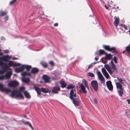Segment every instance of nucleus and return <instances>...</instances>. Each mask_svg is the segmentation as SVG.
Here are the masks:
<instances>
[{
    "label": "nucleus",
    "mask_w": 130,
    "mask_h": 130,
    "mask_svg": "<svg viewBox=\"0 0 130 130\" xmlns=\"http://www.w3.org/2000/svg\"><path fill=\"white\" fill-rule=\"evenodd\" d=\"M83 84L81 83L80 85V87L81 89L82 90L83 92L84 93H86L87 92L86 90H85L86 87L87 89H89L88 84L84 79H83L82 81Z\"/></svg>",
    "instance_id": "obj_4"
},
{
    "label": "nucleus",
    "mask_w": 130,
    "mask_h": 130,
    "mask_svg": "<svg viewBox=\"0 0 130 130\" xmlns=\"http://www.w3.org/2000/svg\"><path fill=\"white\" fill-rule=\"evenodd\" d=\"M122 24H120V26H122Z\"/></svg>",
    "instance_id": "obj_55"
},
{
    "label": "nucleus",
    "mask_w": 130,
    "mask_h": 130,
    "mask_svg": "<svg viewBox=\"0 0 130 130\" xmlns=\"http://www.w3.org/2000/svg\"><path fill=\"white\" fill-rule=\"evenodd\" d=\"M12 59L13 60H17L18 59V58L16 57H14L12 58Z\"/></svg>",
    "instance_id": "obj_45"
},
{
    "label": "nucleus",
    "mask_w": 130,
    "mask_h": 130,
    "mask_svg": "<svg viewBox=\"0 0 130 130\" xmlns=\"http://www.w3.org/2000/svg\"><path fill=\"white\" fill-rule=\"evenodd\" d=\"M129 129H130V127Z\"/></svg>",
    "instance_id": "obj_58"
},
{
    "label": "nucleus",
    "mask_w": 130,
    "mask_h": 130,
    "mask_svg": "<svg viewBox=\"0 0 130 130\" xmlns=\"http://www.w3.org/2000/svg\"><path fill=\"white\" fill-rule=\"evenodd\" d=\"M98 76L99 79L101 82L103 83L105 82V79L102 74L99 71L97 72Z\"/></svg>",
    "instance_id": "obj_11"
},
{
    "label": "nucleus",
    "mask_w": 130,
    "mask_h": 130,
    "mask_svg": "<svg viewBox=\"0 0 130 130\" xmlns=\"http://www.w3.org/2000/svg\"><path fill=\"white\" fill-rule=\"evenodd\" d=\"M20 64L19 63H14L12 61H9L8 62V63L7 66H19L20 65ZM8 68L7 69H8Z\"/></svg>",
    "instance_id": "obj_13"
},
{
    "label": "nucleus",
    "mask_w": 130,
    "mask_h": 130,
    "mask_svg": "<svg viewBox=\"0 0 130 130\" xmlns=\"http://www.w3.org/2000/svg\"><path fill=\"white\" fill-rule=\"evenodd\" d=\"M104 67L108 71L109 73H111V72L110 70V68L108 64H105L104 65Z\"/></svg>",
    "instance_id": "obj_22"
},
{
    "label": "nucleus",
    "mask_w": 130,
    "mask_h": 130,
    "mask_svg": "<svg viewBox=\"0 0 130 130\" xmlns=\"http://www.w3.org/2000/svg\"><path fill=\"white\" fill-rule=\"evenodd\" d=\"M25 87H21L20 88L19 90L18 91H20L21 92L22 91H24V89H25Z\"/></svg>",
    "instance_id": "obj_35"
},
{
    "label": "nucleus",
    "mask_w": 130,
    "mask_h": 130,
    "mask_svg": "<svg viewBox=\"0 0 130 130\" xmlns=\"http://www.w3.org/2000/svg\"><path fill=\"white\" fill-rule=\"evenodd\" d=\"M99 53L100 55L105 54V52L104 51L102 50H100L99 51Z\"/></svg>",
    "instance_id": "obj_31"
},
{
    "label": "nucleus",
    "mask_w": 130,
    "mask_h": 130,
    "mask_svg": "<svg viewBox=\"0 0 130 130\" xmlns=\"http://www.w3.org/2000/svg\"><path fill=\"white\" fill-rule=\"evenodd\" d=\"M49 63L52 66H53L54 65V62L52 61H50Z\"/></svg>",
    "instance_id": "obj_40"
},
{
    "label": "nucleus",
    "mask_w": 130,
    "mask_h": 130,
    "mask_svg": "<svg viewBox=\"0 0 130 130\" xmlns=\"http://www.w3.org/2000/svg\"><path fill=\"white\" fill-rule=\"evenodd\" d=\"M41 64L44 67L46 68L47 66V63L45 62H41Z\"/></svg>",
    "instance_id": "obj_29"
},
{
    "label": "nucleus",
    "mask_w": 130,
    "mask_h": 130,
    "mask_svg": "<svg viewBox=\"0 0 130 130\" xmlns=\"http://www.w3.org/2000/svg\"><path fill=\"white\" fill-rule=\"evenodd\" d=\"M101 70L102 73L105 77L107 79L108 78H109V75L105 68H102Z\"/></svg>",
    "instance_id": "obj_12"
},
{
    "label": "nucleus",
    "mask_w": 130,
    "mask_h": 130,
    "mask_svg": "<svg viewBox=\"0 0 130 130\" xmlns=\"http://www.w3.org/2000/svg\"><path fill=\"white\" fill-rule=\"evenodd\" d=\"M38 71V70L37 69L34 68L32 69L31 73L34 74L37 73Z\"/></svg>",
    "instance_id": "obj_26"
},
{
    "label": "nucleus",
    "mask_w": 130,
    "mask_h": 130,
    "mask_svg": "<svg viewBox=\"0 0 130 130\" xmlns=\"http://www.w3.org/2000/svg\"><path fill=\"white\" fill-rule=\"evenodd\" d=\"M24 123L25 124H27L29 125V126L31 127V128L33 130H34L33 128L32 127L31 125L28 122L26 121L25 122H24Z\"/></svg>",
    "instance_id": "obj_33"
},
{
    "label": "nucleus",
    "mask_w": 130,
    "mask_h": 130,
    "mask_svg": "<svg viewBox=\"0 0 130 130\" xmlns=\"http://www.w3.org/2000/svg\"><path fill=\"white\" fill-rule=\"evenodd\" d=\"M60 90L59 87L58 86H55L53 88L52 91L53 93H57Z\"/></svg>",
    "instance_id": "obj_16"
},
{
    "label": "nucleus",
    "mask_w": 130,
    "mask_h": 130,
    "mask_svg": "<svg viewBox=\"0 0 130 130\" xmlns=\"http://www.w3.org/2000/svg\"><path fill=\"white\" fill-rule=\"evenodd\" d=\"M1 50H0V51Z\"/></svg>",
    "instance_id": "obj_59"
},
{
    "label": "nucleus",
    "mask_w": 130,
    "mask_h": 130,
    "mask_svg": "<svg viewBox=\"0 0 130 130\" xmlns=\"http://www.w3.org/2000/svg\"><path fill=\"white\" fill-rule=\"evenodd\" d=\"M58 24L57 23H55L54 24V25L55 26H57L58 25Z\"/></svg>",
    "instance_id": "obj_46"
},
{
    "label": "nucleus",
    "mask_w": 130,
    "mask_h": 130,
    "mask_svg": "<svg viewBox=\"0 0 130 130\" xmlns=\"http://www.w3.org/2000/svg\"><path fill=\"white\" fill-rule=\"evenodd\" d=\"M129 34H130V33H129Z\"/></svg>",
    "instance_id": "obj_57"
},
{
    "label": "nucleus",
    "mask_w": 130,
    "mask_h": 130,
    "mask_svg": "<svg viewBox=\"0 0 130 130\" xmlns=\"http://www.w3.org/2000/svg\"><path fill=\"white\" fill-rule=\"evenodd\" d=\"M95 60L96 61L98 59V57H95Z\"/></svg>",
    "instance_id": "obj_48"
},
{
    "label": "nucleus",
    "mask_w": 130,
    "mask_h": 130,
    "mask_svg": "<svg viewBox=\"0 0 130 130\" xmlns=\"http://www.w3.org/2000/svg\"><path fill=\"white\" fill-rule=\"evenodd\" d=\"M105 55H106V57L105 59H106L110 60L111 58V55L110 54H108L107 53H105Z\"/></svg>",
    "instance_id": "obj_21"
},
{
    "label": "nucleus",
    "mask_w": 130,
    "mask_h": 130,
    "mask_svg": "<svg viewBox=\"0 0 130 130\" xmlns=\"http://www.w3.org/2000/svg\"><path fill=\"white\" fill-rule=\"evenodd\" d=\"M97 102V100L96 99H93V103L95 104H96Z\"/></svg>",
    "instance_id": "obj_37"
},
{
    "label": "nucleus",
    "mask_w": 130,
    "mask_h": 130,
    "mask_svg": "<svg viewBox=\"0 0 130 130\" xmlns=\"http://www.w3.org/2000/svg\"><path fill=\"white\" fill-rule=\"evenodd\" d=\"M11 94L12 96H15L20 99L24 98V96L22 95L21 92L17 90H14L12 91L11 93Z\"/></svg>",
    "instance_id": "obj_5"
},
{
    "label": "nucleus",
    "mask_w": 130,
    "mask_h": 130,
    "mask_svg": "<svg viewBox=\"0 0 130 130\" xmlns=\"http://www.w3.org/2000/svg\"><path fill=\"white\" fill-rule=\"evenodd\" d=\"M113 59L115 63H117V58L115 56H114V57Z\"/></svg>",
    "instance_id": "obj_38"
},
{
    "label": "nucleus",
    "mask_w": 130,
    "mask_h": 130,
    "mask_svg": "<svg viewBox=\"0 0 130 130\" xmlns=\"http://www.w3.org/2000/svg\"><path fill=\"white\" fill-rule=\"evenodd\" d=\"M11 75V72L10 71L7 72L5 75L0 76V80L8 79L10 77ZM0 90L2 92L5 93H8L11 91L9 89L4 87L3 84L1 83H0Z\"/></svg>",
    "instance_id": "obj_2"
},
{
    "label": "nucleus",
    "mask_w": 130,
    "mask_h": 130,
    "mask_svg": "<svg viewBox=\"0 0 130 130\" xmlns=\"http://www.w3.org/2000/svg\"><path fill=\"white\" fill-rule=\"evenodd\" d=\"M23 92L24 94L25 95L26 97L27 98H30V95L29 93L26 91H24Z\"/></svg>",
    "instance_id": "obj_23"
},
{
    "label": "nucleus",
    "mask_w": 130,
    "mask_h": 130,
    "mask_svg": "<svg viewBox=\"0 0 130 130\" xmlns=\"http://www.w3.org/2000/svg\"><path fill=\"white\" fill-rule=\"evenodd\" d=\"M116 84L117 88L119 89H122V84H121L119 82H116Z\"/></svg>",
    "instance_id": "obj_20"
},
{
    "label": "nucleus",
    "mask_w": 130,
    "mask_h": 130,
    "mask_svg": "<svg viewBox=\"0 0 130 130\" xmlns=\"http://www.w3.org/2000/svg\"><path fill=\"white\" fill-rule=\"evenodd\" d=\"M122 25V27H123L124 28L126 29H127V28L126 26L125 25Z\"/></svg>",
    "instance_id": "obj_42"
},
{
    "label": "nucleus",
    "mask_w": 130,
    "mask_h": 130,
    "mask_svg": "<svg viewBox=\"0 0 130 130\" xmlns=\"http://www.w3.org/2000/svg\"><path fill=\"white\" fill-rule=\"evenodd\" d=\"M106 84L107 87L109 90H112L113 89V86L112 85L110 81H109L106 82Z\"/></svg>",
    "instance_id": "obj_14"
},
{
    "label": "nucleus",
    "mask_w": 130,
    "mask_h": 130,
    "mask_svg": "<svg viewBox=\"0 0 130 130\" xmlns=\"http://www.w3.org/2000/svg\"><path fill=\"white\" fill-rule=\"evenodd\" d=\"M72 99L73 100V104L76 106H78L79 105L80 101L78 99V96Z\"/></svg>",
    "instance_id": "obj_10"
},
{
    "label": "nucleus",
    "mask_w": 130,
    "mask_h": 130,
    "mask_svg": "<svg viewBox=\"0 0 130 130\" xmlns=\"http://www.w3.org/2000/svg\"><path fill=\"white\" fill-rule=\"evenodd\" d=\"M105 7L106 9H108V7H107V6L106 5L105 6Z\"/></svg>",
    "instance_id": "obj_52"
},
{
    "label": "nucleus",
    "mask_w": 130,
    "mask_h": 130,
    "mask_svg": "<svg viewBox=\"0 0 130 130\" xmlns=\"http://www.w3.org/2000/svg\"><path fill=\"white\" fill-rule=\"evenodd\" d=\"M7 12L6 11H1L0 12V16H4L6 14Z\"/></svg>",
    "instance_id": "obj_28"
},
{
    "label": "nucleus",
    "mask_w": 130,
    "mask_h": 130,
    "mask_svg": "<svg viewBox=\"0 0 130 130\" xmlns=\"http://www.w3.org/2000/svg\"><path fill=\"white\" fill-rule=\"evenodd\" d=\"M116 17H114L115 20L114 22V24L116 27L117 28L118 25L119 23V18H116Z\"/></svg>",
    "instance_id": "obj_18"
},
{
    "label": "nucleus",
    "mask_w": 130,
    "mask_h": 130,
    "mask_svg": "<svg viewBox=\"0 0 130 130\" xmlns=\"http://www.w3.org/2000/svg\"><path fill=\"white\" fill-rule=\"evenodd\" d=\"M110 63L111 64V67L115 66V65L113 62L112 60L111 61Z\"/></svg>",
    "instance_id": "obj_39"
},
{
    "label": "nucleus",
    "mask_w": 130,
    "mask_h": 130,
    "mask_svg": "<svg viewBox=\"0 0 130 130\" xmlns=\"http://www.w3.org/2000/svg\"><path fill=\"white\" fill-rule=\"evenodd\" d=\"M88 130H91V128L89 126L88 127Z\"/></svg>",
    "instance_id": "obj_49"
},
{
    "label": "nucleus",
    "mask_w": 130,
    "mask_h": 130,
    "mask_svg": "<svg viewBox=\"0 0 130 130\" xmlns=\"http://www.w3.org/2000/svg\"><path fill=\"white\" fill-rule=\"evenodd\" d=\"M16 1V0H12L10 1L9 3V5H11L13 4Z\"/></svg>",
    "instance_id": "obj_34"
},
{
    "label": "nucleus",
    "mask_w": 130,
    "mask_h": 130,
    "mask_svg": "<svg viewBox=\"0 0 130 130\" xmlns=\"http://www.w3.org/2000/svg\"><path fill=\"white\" fill-rule=\"evenodd\" d=\"M91 85L92 87L95 91H97L98 90V85L97 82L95 80L92 81L91 82Z\"/></svg>",
    "instance_id": "obj_7"
},
{
    "label": "nucleus",
    "mask_w": 130,
    "mask_h": 130,
    "mask_svg": "<svg viewBox=\"0 0 130 130\" xmlns=\"http://www.w3.org/2000/svg\"><path fill=\"white\" fill-rule=\"evenodd\" d=\"M102 62L104 64H106L107 63V61H103Z\"/></svg>",
    "instance_id": "obj_50"
},
{
    "label": "nucleus",
    "mask_w": 130,
    "mask_h": 130,
    "mask_svg": "<svg viewBox=\"0 0 130 130\" xmlns=\"http://www.w3.org/2000/svg\"><path fill=\"white\" fill-rule=\"evenodd\" d=\"M127 101L128 102V104H130V100H127Z\"/></svg>",
    "instance_id": "obj_47"
},
{
    "label": "nucleus",
    "mask_w": 130,
    "mask_h": 130,
    "mask_svg": "<svg viewBox=\"0 0 130 130\" xmlns=\"http://www.w3.org/2000/svg\"><path fill=\"white\" fill-rule=\"evenodd\" d=\"M126 50L128 53L130 54V44L128 46L126 47Z\"/></svg>",
    "instance_id": "obj_32"
},
{
    "label": "nucleus",
    "mask_w": 130,
    "mask_h": 130,
    "mask_svg": "<svg viewBox=\"0 0 130 130\" xmlns=\"http://www.w3.org/2000/svg\"><path fill=\"white\" fill-rule=\"evenodd\" d=\"M96 63V62H94V64H95Z\"/></svg>",
    "instance_id": "obj_56"
},
{
    "label": "nucleus",
    "mask_w": 130,
    "mask_h": 130,
    "mask_svg": "<svg viewBox=\"0 0 130 130\" xmlns=\"http://www.w3.org/2000/svg\"><path fill=\"white\" fill-rule=\"evenodd\" d=\"M7 57H8V56L5 55L0 57V67L4 71H6L8 68L7 64L5 62L8 61Z\"/></svg>",
    "instance_id": "obj_3"
},
{
    "label": "nucleus",
    "mask_w": 130,
    "mask_h": 130,
    "mask_svg": "<svg viewBox=\"0 0 130 130\" xmlns=\"http://www.w3.org/2000/svg\"><path fill=\"white\" fill-rule=\"evenodd\" d=\"M31 67L30 66L24 65H22L21 67L16 68L15 69V72H19L23 71L25 69H26L27 72H24L21 73V75L23 76L22 80L23 82L26 83H28L30 81L29 78L28 77H26V76H29L30 75L31 73L28 72V71L31 68Z\"/></svg>",
    "instance_id": "obj_1"
},
{
    "label": "nucleus",
    "mask_w": 130,
    "mask_h": 130,
    "mask_svg": "<svg viewBox=\"0 0 130 130\" xmlns=\"http://www.w3.org/2000/svg\"><path fill=\"white\" fill-rule=\"evenodd\" d=\"M70 97L71 99L75 98L78 96L76 95V90L75 89H72L71 90L70 93Z\"/></svg>",
    "instance_id": "obj_9"
},
{
    "label": "nucleus",
    "mask_w": 130,
    "mask_h": 130,
    "mask_svg": "<svg viewBox=\"0 0 130 130\" xmlns=\"http://www.w3.org/2000/svg\"><path fill=\"white\" fill-rule=\"evenodd\" d=\"M8 16H6L5 17V19L6 20H8Z\"/></svg>",
    "instance_id": "obj_44"
},
{
    "label": "nucleus",
    "mask_w": 130,
    "mask_h": 130,
    "mask_svg": "<svg viewBox=\"0 0 130 130\" xmlns=\"http://www.w3.org/2000/svg\"><path fill=\"white\" fill-rule=\"evenodd\" d=\"M74 87V86H73L72 85H69L67 86V88L68 89H69L72 88H73Z\"/></svg>",
    "instance_id": "obj_30"
},
{
    "label": "nucleus",
    "mask_w": 130,
    "mask_h": 130,
    "mask_svg": "<svg viewBox=\"0 0 130 130\" xmlns=\"http://www.w3.org/2000/svg\"><path fill=\"white\" fill-rule=\"evenodd\" d=\"M104 48L106 50L109 51H112V53H114V50L115 48L114 47H111L109 46H104Z\"/></svg>",
    "instance_id": "obj_15"
},
{
    "label": "nucleus",
    "mask_w": 130,
    "mask_h": 130,
    "mask_svg": "<svg viewBox=\"0 0 130 130\" xmlns=\"http://www.w3.org/2000/svg\"><path fill=\"white\" fill-rule=\"evenodd\" d=\"M91 64L89 66V67H88V69H89L90 67L91 66Z\"/></svg>",
    "instance_id": "obj_53"
},
{
    "label": "nucleus",
    "mask_w": 130,
    "mask_h": 130,
    "mask_svg": "<svg viewBox=\"0 0 130 130\" xmlns=\"http://www.w3.org/2000/svg\"><path fill=\"white\" fill-rule=\"evenodd\" d=\"M6 56H8V57H7V58L10 59L11 58V56H9L8 55H6Z\"/></svg>",
    "instance_id": "obj_43"
},
{
    "label": "nucleus",
    "mask_w": 130,
    "mask_h": 130,
    "mask_svg": "<svg viewBox=\"0 0 130 130\" xmlns=\"http://www.w3.org/2000/svg\"><path fill=\"white\" fill-rule=\"evenodd\" d=\"M115 80V81H118V82L121 84H123L124 83L123 82V80L121 78L118 77H117V79Z\"/></svg>",
    "instance_id": "obj_25"
},
{
    "label": "nucleus",
    "mask_w": 130,
    "mask_h": 130,
    "mask_svg": "<svg viewBox=\"0 0 130 130\" xmlns=\"http://www.w3.org/2000/svg\"><path fill=\"white\" fill-rule=\"evenodd\" d=\"M1 39L2 40H4L5 39V38L4 37H1Z\"/></svg>",
    "instance_id": "obj_51"
},
{
    "label": "nucleus",
    "mask_w": 130,
    "mask_h": 130,
    "mask_svg": "<svg viewBox=\"0 0 130 130\" xmlns=\"http://www.w3.org/2000/svg\"><path fill=\"white\" fill-rule=\"evenodd\" d=\"M119 95L120 96H122L123 94V91L122 89H120L118 91Z\"/></svg>",
    "instance_id": "obj_27"
},
{
    "label": "nucleus",
    "mask_w": 130,
    "mask_h": 130,
    "mask_svg": "<svg viewBox=\"0 0 130 130\" xmlns=\"http://www.w3.org/2000/svg\"><path fill=\"white\" fill-rule=\"evenodd\" d=\"M19 85L18 82L16 80H13L10 81L8 83V85L10 87H14Z\"/></svg>",
    "instance_id": "obj_8"
},
{
    "label": "nucleus",
    "mask_w": 130,
    "mask_h": 130,
    "mask_svg": "<svg viewBox=\"0 0 130 130\" xmlns=\"http://www.w3.org/2000/svg\"><path fill=\"white\" fill-rule=\"evenodd\" d=\"M4 52L5 53H9V51L8 50H5L4 51Z\"/></svg>",
    "instance_id": "obj_41"
},
{
    "label": "nucleus",
    "mask_w": 130,
    "mask_h": 130,
    "mask_svg": "<svg viewBox=\"0 0 130 130\" xmlns=\"http://www.w3.org/2000/svg\"><path fill=\"white\" fill-rule=\"evenodd\" d=\"M42 78L44 80L45 82L46 83H49L50 82V78L48 76L44 75L42 76Z\"/></svg>",
    "instance_id": "obj_17"
},
{
    "label": "nucleus",
    "mask_w": 130,
    "mask_h": 130,
    "mask_svg": "<svg viewBox=\"0 0 130 130\" xmlns=\"http://www.w3.org/2000/svg\"><path fill=\"white\" fill-rule=\"evenodd\" d=\"M55 78H53V80H55Z\"/></svg>",
    "instance_id": "obj_54"
},
{
    "label": "nucleus",
    "mask_w": 130,
    "mask_h": 130,
    "mask_svg": "<svg viewBox=\"0 0 130 130\" xmlns=\"http://www.w3.org/2000/svg\"><path fill=\"white\" fill-rule=\"evenodd\" d=\"M35 89L37 92L38 94L39 95L41 94V91L44 93H47L49 91V89L47 88H42L40 89L38 87H36Z\"/></svg>",
    "instance_id": "obj_6"
},
{
    "label": "nucleus",
    "mask_w": 130,
    "mask_h": 130,
    "mask_svg": "<svg viewBox=\"0 0 130 130\" xmlns=\"http://www.w3.org/2000/svg\"><path fill=\"white\" fill-rule=\"evenodd\" d=\"M88 75L91 77H93L94 75L92 73H89L88 74Z\"/></svg>",
    "instance_id": "obj_36"
},
{
    "label": "nucleus",
    "mask_w": 130,
    "mask_h": 130,
    "mask_svg": "<svg viewBox=\"0 0 130 130\" xmlns=\"http://www.w3.org/2000/svg\"><path fill=\"white\" fill-rule=\"evenodd\" d=\"M60 84L61 85V87L62 88L65 87L67 85L66 83L63 80H61L60 81Z\"/></svg>",
    "instance_id": "obj_24"
},
{
    "label": "nucleus",
    "mask_w": 130,
    "mask_h": 130,
    "mask_svg": "<svg viewBox=\"0 0 130 130\" xmlns=\"http://www.w3.org/2000/svg\"><path fill=\"white\" fill-rule=\"evenodd\" d=\"M110 70L111 72V73H109L111 75L112 74L113 72H117L116 68V67L115 66H114L111 67L110 68Z\"/></svg>",
    "instance_id": "obj_19"
}]
</instances>
